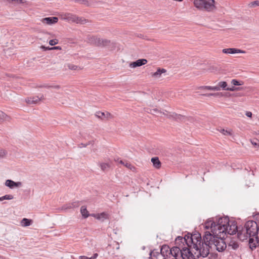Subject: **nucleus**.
I'll return each instance as SVG.
<instances>
[{
    "instance_id": "412c9836",
    "label": "nucleus",
    "mask_w": 259,
    "mask_h": 259,
    "mask_svg": "<svg viewBox=\"0 0 259 259\" xmlns=\"http://www.w3.org/2000/svg\"><path fill=\"white\" fill-rule=\"evenodd\" d=\"M181 248L180 247L175 246L170 249V254L175 257L178 256L179 254H181Z\"/></svg>"
},
{
    "instance_id": "603ef678",
    "label": "nucleus",
    "mask_w": 259,
    "mask_h": 259,
    "mask_svg": "<svg viewBox=\"0 0 259 259\" xmlns=\"http://www.w3.org/2000/svg\"><path fill=\"white\" fill-rule=\"evenodd\" d=\"M98 256V253H95L94 254L93 256L92 257H91L92 259H95L97 258V257Z\"/></svg>"
},
{
    "instance_id": "b1692460",
    "label": "nucleus",
    "mask_w": 259,
    "mask_h": 259,
    "mask_svg": "<svg viewBox=\"0 0 259 259\" xmlns=\"http://www.w3.org/2000/svg\"><path fill=\"white\" fill-rule=\"evenodd\" d=\"M11 119L10 116L7 115L4 112L0 111V123H2L5 121H10Z\"/></svg>"
},
{
    "instance_id": "c85d7f7f",
    "label": "nucleus",
    "mask_w": 259,
    "mask_h": 259,
    "mask_svg": "<svg viewBox=\"0 0 259 259\" xmlns=\"http://www.w3.org/2000/svg\"><path fill=\"white\" fill-rule=\"evenodd\" d=\"M80 212L84 218H87L90 214L84 206H82L80 208Z\"/></svg>"
},
{
    "instance_id": "9b49d317",
    "label": "nucleus",
    "mask_w": 259,
    "mask_h": 259,
    "mask_svg": "<svg viewBox=\"0 0 259 259\" xmlns=\"http://www.w3.org/2000/svg\"><path fill=\"white\" fill-rule=\"evenodd\" d=\"M204 227L206 229H210V232H209V233L211 235H216L217 234H214V232L213 231V230H216V226H215V221L211 220V219H208L205 223Z\"/></svg>"
},
{
    "instance_id": "5701e85b",
    "label": "nucleus",
    "mask_w": 259,
    "mask_h": 259,
    "mask_svg": "<svg viewBox=\"0 0 259 259\" xmlns=\"http://www.w3.org/2000/svg\"><path fill=\"white\" fill-rule=\"evenodd\" d=\"M99 165L103 171H108L111 167V163L109 162H101Z\"/></svg>"
},
{
    "instance_id": "a878e982",
    "label": "nucleus",
    "mask_w": 259,
    "mask_h": 259,
    "mask_svg": "<svg viewBox=\"0 0 259 259\" xmlns=\"http://www.w3.org/2000/svg\"><path fill=\"white\" fill-rule=\"evenodd\" d=\"M165 69L158 68L155 72L152 73L151 75L154 78H159L161 76V74L162 73H165Z\"/></svg>"
},
{
    "instance_id": "8fccbe9b",
    "label": "nucleus",
    "mask_w": 259,
    "mask_h": 259,
    "mask_svg": "<svg viewBox=\"0 0 259 259\" xmlns=\"http://www.w3.org/2000/svg\"><path fill=\"white\" fill-rule=\"evenodd\" d=\"M79 259H92L91 257H89L86 256H80Z\"/></svg>"
},
{
    "instance_id": "ea45409f",
    "label": "nucleus",
    "mask_w": 259,
    "mask_h": 259,
    "mask_svg": "<svg viewBox=\"0 0 259 259\" xmlns=\"http://www.w3.org/2000/svg\"><path fill=\"white\" fill-rule=\"evenodd\" d=\"M70 204L72 208L78 207L80 205L79 202L78 201L71 202Z\"/></svg>"
},
{
    "instance_id": "58836bf2",
    "label": "nucleus",
    "mask_w": 259,
    "mask_h": 259,
    "mask_svg": "<svg viewBox=\"0 0 259 259\" xmlns=\"http://www.w3.org/2000/svg\"><path fill=\"white\" fill-rule=\"evenodd\" d=\"M7 151L2 148H0V158H3L6 156L7 155Z\"/></svg>"
},
{
    "instance_id": "2eb2a0df",
    "label": "nucleus",
    "mask_w": 259,
    "mask_h": 259,
    "mask_svg": "<svg viewBox=\"0 0 259 259\" xmlns=\"http://www.w3.org/2000/svg\"><path fill=\"white\" fill-rule=\"evenodd\" d=\"M5 185L10 189H13L14 187H21L22 183L20 182H15L11 180H7L5 182Z\"/></svg>"
},
{
    "instance_id": "f03ea898",
    "label": "nucleus",
    "mask_w": 259,
    "mask_h": 259,
    "mask_svg": "<svg viewBox=\"0 0 259 259\" xmlns=\"http://www.w3.org/2000/svg\"><path fill=\"white\" fill-rule=\"evenodd\" d=\"M223 234L218 235H211L209 231H206L203 236V239L207 242L204 244L203 248L201 249L202 257H206L209 253L210 248L215 249L219 252H222L225 250L227 245L224 241L225 237Z\"/></svg>"
},
{
    "instance_id": "3c124183",
    "label": "nucleus",
    "mask_w": 259,
    "mask_h": 259,
    "mask_svg": "<svg viewBox=\"0 0 259 259\" xmlns=\"http://www.w3.org/2000/svg\"><path fill=\"white\" fill-rule=\"evenodd\" d=\"M89 144V143L86 144H83V143H81V144L80 145V146H79V147H87Z\"/></svg>"
},
{
    "instance_id": "ddd939ff",
    "label": "nucleus",
    "mask_w": 259,
    "mask_h": 259,
    "mask_svg": "<svg viewBox=\"0 0 259 259\" xmlns=\"http://www.w3.org/2000/svg\"><path fill=\"white\" fill-rule=\"evenodd\" d=\"M42 99H44L43 95H41L40 97L38 96L31 97L26 98L25 102L28 104H36Z\"/></svg>"
},
{
    "instance_id": "39448f33",
    "label": "nucleus",
    "mask_w": 259,
    "mask_h": 259,
    "mask_svg": "<svg viewBox=\"0 0 259 259\" xmlns=\"http://www.w3.org/2000/svg\"><path fill=\"white\" fill-rule=\"evenodd\" d=\"M61 18L68 22H75L77 24H83L87 22V20L82 17H79L72 13H63L61 15Z\"/></svg>"
},
{
    "instance_id": "c756f323",
    "label": "nucleus",
    "mask_w": 259,
    "mask_h": 259,
    "mask_svg": "<svg viewBox=\"0 0 259 259\" xmlns=\"http://www.w3.org/2000/svg\"><path fill=\"white\" fill-rule=\"evenodd\" d=\"M239 246L238 242L235 240H231L229 243V247H231L234 250L237 249Z\"/></svg>"
},
{
    "instance_id": "f3484780",
    "label": "nucleus",
    "mask_w": 259,
    "mask_h": 259,
    "mask_svg": "<svg viewBox=\"0 0 259 259\" xmlns=\"http://www.w3.org/2000/svg\"><path fill=\"white\" fill-rule=\"evenodd\" d=\"M163 114L169 118H172L176 120H182L184 119L185 117L181 114H178L175 112L173 113H167Z\"/></svg>"
},
{
    "instance_id": "0eeeda50",
    "label": "nucleus",
    "mask_w": 259,
    "mask_h": 259,
    "mask_svg": "<svg viewBox=\"0 0 259 259\" xmlns=\"http://www.w3.org/2000/svg\"><path fill=\"white\" fill-rule=\"evenodd\" d=\"M88 41L92 45L99 47L107 46L110 44V40L102 39L96 36H89Z\"/></svg>"
},
{
    "instance_id": "6e6d98bb",
    "label": "nucleus",
    "mask_w": 259,
    "mask_h": 259,
    "mask_svg": "<svg viewBox=\"0 0 259 259\" xmlns=\"http://www.w3.org/2000/svg\"><path fill=\"white\" fill-rule=\"evenodd\" d=\"M236 89H237V91H239V90H241L242 89V88H239V87H236Z\"/></svg>"
},
{
    "instance_id": "7ed1b4c3",
    "label": "nucleus",
    "mask_w": 259,
    "mask_h": 259,
    "mask_svg": "<svg viewBox=\"0 0 259 259\" xmlns=\"http://www.w3.org/2000/svg\"><path fill=\"white\" fill-rule=\"evenodd\" d=\"M190 241L191 242L190 248H193L198 252L197 257L202 256L201 249L203 248V245L207 244V242H206L204 239H203V241H202L201 235L198 233L191 235Z\"/></svg>"
},
{
    "instance_id": "9d476101",
    "label": "nucleus",
    "mask_w": 259,
    "mask_h": 259,
    "mask_svg": "<svg viewBox=\"0 0 259 259\" xmlns=\"http://www.w3.org/2000/svg\"><path fill=\"white\" fill-rule=\"evenodd\" d=\"M191 235L192 234H188L187 235H186L184 237L178 236L175 240L176 244L180 245V242L183 243L185 242L187 246L190 247L191 244V242L190 241Z\"/></svg>"
},
{
    "instance_id": "bb28decb",
    "label": "nucleus",
    "mask_w": 259,
    "mask_h": 259,
    "mask_svg": "<svg viewBox=\"0 0 259 259\" xmlns=\"http://www.w3.org/2000/svg\"><path fill=\"white\" fill-rule=\"evenodd\" d=\"M119 162V163L123 165L126 167H127V168L131 169V170H132L133 171H134L136 169V167L132 165L130 163L127 162V161L120 160Z\"/></svg>"
},
{
    "instance_id": "dca6fc26",
    "label": "nucleus",
    "mask_w": 259,
    "mask_h": 259,
    "mask_svg": "<svg viewBox=\"0 0 259 259\" xmlns=\"http://www.w3.org/2000/svg\"><path fill=\"white\" fill-rule=\"evenodd\" d=\"M147 63V60L145 59H138L136 61L131 63L130 64V66L132 68H135L137 67H140L143 65H145Z\"/></svg>"
},
{
    "instance_id": "a18cd8bd",
    "label": "nucleus",
    "mask_w": 259,
    "mask_h": 259,
    "mask_svg": "<svg viewBox=\"0 0 259 259\" xmlns=\"http://www.w3.org/2000/svg\"><path fill=\"white\" fill-rule=\"evenodd\" d=\"M69 69L70 70H75L77 69V66L73 64H69L68 65Z\"/></svg>"
},
{
    "instance_id": "f704fd0d",
    "label": "nucleus",
    "mask_w": 259,
    "mask_h": 259,
    "mask_svg": "<svg viewBox=\"0 0 259 259\" xmlns=\"http://www.w3.org/2000/svg\"><path fill=\"white\" fill-rule=\"evenodd\" d=\"M258 6H259V1H255L248 4V7L250 8H253Z\"/></svg>"
},
{
    "instance_id": "c03bdc74",
    "label": "nucleus",
    "mask_w": 259,
    "mask_h": 259,
    "mask_svg": "<svg viewBox=\"0 0 259 259\" xmlns=\"http://www.w3.org/2000/svg\"><path fill=\"white\" fill-rule=\"evenodd\" d=\"M231 83L234 85H239L241 84L239 83V82L236 79H232L231 81Z\"/></svg>"
},
{
    "instance_id": "cd10ccee",
    "label": "nucleus",
    "mask_w": 259,
    "mask_h": 259,
    "mask_svg": "<svg viewBox=\"0 0 259 259\" xmlns=\"http://www.w3.org/2000/svg\"><path fill=\"white\" fill-rule=\"evenodd\" d=\"M227 83L226 81H220L218 83V85L216 86H213V88H218L219 89L216 90L217 91H220L221 88H222L223 90L226 91L227 89Z\"/></svg>"
},
{
    "instance_id": "4468645a",
    "label": "nucleus",
    "mask_w": 259,
    "mask_h": 259,
    "mask_svg": "<svg viewBox=\"0 0 259 259\" xmlns=\"http://www.w3.org/2000/svg\"><path fill=\"white\" fill-rule=\"evenodd\" d=\"M58 18L56 17H46L41 19L42 23L48 24L52 25L58 22Z\"/></svg>"
},
{
    "instance_id": "aec40b11",
    "label": "nucleus",
    "mask_w": 259,
    "mask_h": 259,
    "mask_svg": "<svg viewBox=\"0 0 259 259\" xmlns=\"http://www.w3.org/2000/svg\"><path fill=\"white\" fill-rule=\"evenodd\" d=\"M91 215L94 216L97 219L99 220H101L102 221H104V220L108 219L109 216L108 214L105 212L96 214H92Z\"/></svg>"
},
{
    "instance_id": "79ce46f5",
    "label": "nucleus",
    "mask_w": 259,
    "mask_h": 259,
    "mask_svg": "<svg viewBox=\"0 0 259 259\" xmlns=\"http://www.w3.org/2000/svg\"><path fill=\"white\" fill-rule=\"evenodd\" d=\"M58 43V40L57 39H51L49 41V44L51 46H54Z\"/></svg>"
},
{
    "instance_id": "7c9ffc66",
    "label": "nucleus",
    "mask_w": 259,
    "mask_h": 259,
    "mask_svg": "<svg viewBox=\"0 0 259 259\" xmlns=\"http://www.w3.org/2000/svg\"><path fill=\"white\" fill-rule=\"evenodd\" d=\"M32 223V220H29L26 218H24L22 220L21 223V225L23 227H27L31 225Z\"/></svg>"
},
{
    "instance_id": "6ab92c4d",
    "label": "nucleus",
    "mask_w": 259,
    "mask_h": 259,
    "mask_svg": "<svg viewBox=\"0 0 259 259\" xmlns=\"http://www.w3.org/2000/svg\"><path fill=\"white\" fill-rule=\"evenodd\" d=\"M205 0H194V6L200 10L203 11Z\"/></svg>"
},
{
    "instance_id": "393cba45",
    "label": "nucleus",
    "mask_w": 259,
    "mask_h": 259,
    "mask_svg": "<svg viewBox=\"0 0 259 259\" xmlns=\"http://www.w3.org/2000/svg\"><path fill=\"white\" fill-rule=\"evenodd\" d=\"M151 162L153 166L156 168H159L161 167V163L157 157H154L151 158Z\"/></svg>"
},
{
    "instance_id": "5fc2aeb1",
    "label": "nucleus",
    "mask_w": 259,
    "mask_h": 259,
    "mask_svg": "<svg viewBox=\"0 0 259 259\" xmlns=\"http://www.w3.org/2000/svg\"><path fill=\"white\" fill-rule=\"evenodd\" d=\"M58 47H53V48H49V49L50 50H53V49H58Z\"/></svg>"
},
{
    "instance_id": "f8f14e48",
    "label": "nucleus",
    "mask_w": 259,
    "mask_h": 259,
    "mask_svg": "<svg viewBox=\"0 0 259 259\" xmlns=\"http://www.w3.org/2000/svg\"><path fill=\"white\" fill-rule=\"evenodd\" d=\"M96 116L98 118L102 120H104L105 119H112L114 117V116L111 114L110 112H108L107 111L105 112H102L100 111H98L96 112Z\"/></svg>"
},
{
    "instance_id": "423d86ee",
    "label": "nucleus",
    "mask_w": 259,
    "mask_h": 259,
    "mask_svg": "<svg viewBox=\"0 0 259 259\" xmlns=\"http://www.w3.org/2000/svg\"><path fill=\"white\" fill-rule=\"evenodd\" d=\"M223 231H221L222 235L226 236L227 234L229 235H233L238 233L237 235L238 236L239 230H241L240 227H238L236 225V223L235 221L229 222V225H227L226 228H223Z\"/></svg>"
},
{
    "instance_id": "6e6552de",
    "label": "nucleus",
    "mask_w": 259,
    "mask_h": 259,
    "mask_svg": "<svg viewBox=\"0 0 259 259\" xmlns=\"http://www.w3.org/2000/svg\"><path fill=\"white\" fill-rule=\"evenodd\" d=\"M191 249H193V248H190L189 247H184L181 248V256L182 259H194L195 258V256L192 253V251H191Z\"/></svg>"
},
{
    "instance_id": "49530a36",
    "label": "nucleus",
    "mask_w": 259,
    "mask_h": 259,
    "mask_svg": "<svg viewBox=\"0 0 259 259\" xmlns=\"http://www.w3.org/2000/svg\"><path fill=\"white\" fill-rule=\"evenodd\" d=\"M226 91H237V89H236V87H232L231 88H227L226 89Z\"/></svg>"
},
{
    "instance_id": "864d4df0",
    "label": "nucleus",
    "mask_w": 259,
    "mask_h": 259,
    "mask_svg": "<svg viewBox=\"0 0 259 259\" xmlns=\"http://www.w3.org/2000/svg\"><path fill=\"white\" fill-rule=\"evenodd\" d=\"M152 111H153L155 112H158V110L157 109H154L153 110H151L150 112H149L150 113H152Z\"/></svg>"
},
{
    "instance_id": "4d7b16f0",
    "label": "nucleus",
    "mask_w": 259,
    "mask_h": 259,
    "mask_svg": "<svg viewBox=\"0 0 259 259\" xmlns=\"http://www.w3.org/2000/svg\"><path fill=\"white\" fill-rule=\"evenodd\" d=\"M252 143V144H254V145H256V143Z\"/></svg>"
},
{
    "instance_id": "20e7f679",
    "label": "nucleus",
    "mask_w": 259,
    "mask_h": 259,
    "mask_svg": "<svg viewBox=\"0 0 259 259\" xmlns=\"http://www.w3.org/2000/svg\"><path fill=\"white\" fill-rule=\"evenodd\" d=\"M216 230L214 229V234L218 235L222 234L221 231H223V228H226L227 225H229L230 220L227 217H221L215 220Z\"/></svg>"
},
{
    "instance_id": "37998d69",
    "label": "nucleus",
    "mask_w": 259,
    "mask_h": 259,
    "mask_svg": "<svg viewBox=\"0 0 259 259\" xmlns=\"http://www.w3.org/2000/svg\"><path fill=\"white\" fill-rule=\"evenodd\" d=\"M6 1L9 2V3H13L15 2L16 3H24V0H5Z\"/></svg>"
},
{
    "instance_id": "4c0bfd02",
    "label": "nucleus",
    "mask_w": 259,
    "mask_h": 259,
    "mask_svg": "<svg viewBox=\"0 0 259 259\" xmlns=\"http://www.w3.org/2000/svg\"><path fill=\"white\" fill-rule=\"evenodd\" d=\"M220 132L224 135H226V136L227 135H230V136L232 135V130L228 131V130H226L225 129H221L220 131Z\"/></svg>"
},
{
    "instance_id": "2f4dec72",
    "label": "nucleus",
    "mask_w": 259,
    "mask_h": 259,
    "mask_svg": "<svg viewBox=\"0 0 259 259\" xmlns=\"http://www.w3.org/2000/svg\"><path fill=\"white\" fill-rule=\"evenodd\" d=\"M160 255L159 252L156 249L153 250L150 253V258L151 259H157V256Z\"/></svg>"
},
{
    "instance_id": "09e8293b",
    "label": "nucleus",
    "mask_w": 259,
    "mask_h": 259,
    "mask_svg": "<svg viewBox=\"0 0 259 259\" xmlns=\"http://www.w3.org/2000/svg\"><path fill=\"white\" fill-rule=\"evenodd\" d=\"M245 115L248 117H252V113L250 111H247L246 112Z\"/></svg>"
},
{
    "instance_id": "4be33fe9",
    "label": "nucleus",
    "mask_w": 259,
    "mask_h": 259,
    "mask_svg": "<svg viewBox=\"0 0 259 259\" xmlns=\"http://www.w3.org/2000/svg\"><path fill=\"white\" fill-rule=\"evenodd\" d=\"M170 248L168 245H164L160 248V253L163 256H167L170 254Z\"/></svg>"
},
{
    "instance_id": "e433bc0d",
    "label": "nucleus",
    "mask_w": 259,
    "mask_h": 259,
    "mask_svg": "<svg viewBox=\"0 0 259 259\" xmlns=\"http://www.w3.org/2000/svg\"><path fill=\"white\" fill-rule=\"evenodd\" d=\"M71 208H72V207H71L70 203H68L66 204H64L61 207L59 208L58 210H67V209H71Z\"/></svg>"
},
{
    "instance_id": "1a4fd4ad",
    "label": "nucleus",
    "mask_w": 259,
    "mask_h": 259,
    "mask_svg": "<svg viewBox=\"0 0 259 259\" xmlns=\"http://www.w3.org/2000/svg\"><path fill=\"white\" fill-rule=\"evenodd\" d=\"M215 0H205L203 11L214 12L217 9Z\"/></svg>"
},
{
    "instance_id": "a19ab883",
    "label": "nucleus",
    "mask_w": 259,
    "mask_h": 259,
    "mask_svg": "<svg viewBox=\"0 0 259 259\" xmlns=\"http://www.w3.org/2000/svg\"><path fill=\"white\" fill-rule=\"evenodd\" d=\"M40 87L41 88H53V89H59L60 88V86L59 85H50V86H48V85H44L41 86Z\"/></svg>"
},
{
    "instance_id": "473e14b6",
    "label": "nucleus",
    "mask_w": 259,
    "mask_h": 259,
    "mask_svg": "<svg viewBox=\"0 0 259 259\" xmlns=\"http://www.w3.org/2000/svg\"><path fill=\"white\" fill-rule=\"evenodd\" d=\"M199 89L201 90H207L210 91L218 90L219 89L218 88H213L212 86L209 85L201 86L199 88Z\"/></svg>"
},
{
    "instance_id": "13d9d810",
    "label": "nucleus",
    "mask_w": 259,
    "mask_h": 259,
    "mask_svg": "<svg viewBox=\"0 0 259 259\" xmlns=\"http://www.w3.org/2000/svg\"><path fill=\"white\" fill-rule=\"evenodd\" d=\"M194 259H195V258H194Z\"/></svg>"
},
{
    "instance_id": "f257e3e1",
    "label": "nucleus",
    "mask_w": 259,
    "mask_h": 259,
    "mask_svg": "<svg viewBox=\"0 0 259 259\" xmlns=\"http://www.w3.org/2000/svg\"><path fill=\"white\" fill-rule=\"evenodd\" d=\"M257 222L248 221L238 231V238L244 241L248 238L250 248L255 249L259 243V215L256 217Z\"/></svg>"
},
{
    "instance_id": "de8ad7c7",
    "label": "nucleus",
    "mask_w": 259,
    "mask_h": 259,
    "mask_svg": "<svg viewBox=\"0 0 259 259\" xmlns=\"http://www.w3.org/2000/svg\"><path fill=\"white\" fill-rule=\"evenodd\" d=\"M75 2L83 4H86L87 3V0H75Z\"/></svg>"
},
{
    "instance_id": "a211bd4d",
    "label": "nucleus",
    "mask_w": 259,
    "mask_h": 259,
    "mask_svg": "<svg viewBox=\"0 0 259 259\" xmlns=\"http://www.w3.org/2000/svg\"><path fill=\"white\" fill-rule=\"evenodd\" d=\"M222 52L224 54H236V53H244L245 52L236 48H228L222 50Z\"/></svg>"
},
{
    "instance_id": "72a5a7b5",
    "label": "nucleus",
    "mask_w": 259,
    "mask_h": 259,
    "mask_svg": "<svg viewBox=\"0 0 259 259\" xmlns=\"http://www.w3.org/2000/svg\"><path fill=\"white\" fill-rule=\"evenodd\" d=\"M14 198L13 195L11 194H7L0 197V201H3L5 200H11Z\"/></svg>"
},
{
    "instance_id": "c9c22d12",
    "label": "nucleus",
    "mask_w": 259,
    "mask_h": 259,
    "mask_svg": "<svg viewBox=\"0 0 259 259\" xmlns=\"http://www.w3.org/2000/svg\"><path fill=\"white\" fill-rule=\"evenodd\" d=\"M202 96H205V97H210V96L217 97V96H222V93H207V94H202Z\"/></svg>"
}]
</instances>
